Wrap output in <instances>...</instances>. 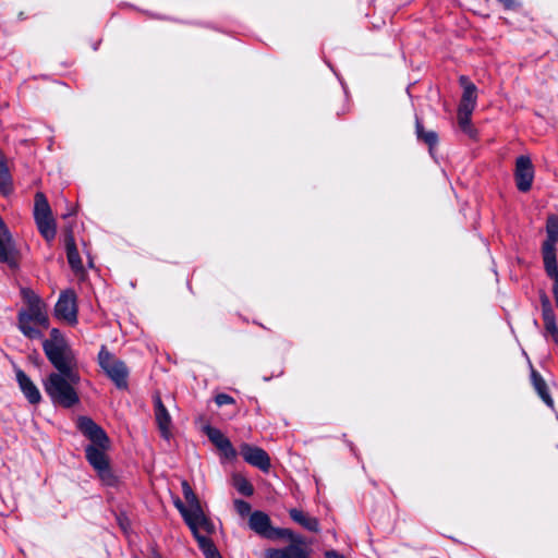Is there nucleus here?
I'll list each match as a JSON object with an SVG mask.
<instances>
[{
  "label": "nucleus",
  "mask_w": 558,
  "mask_h": 558,
  "mask_svg": "<svg viewBox=\"0 0 558 558\" xmlns=\"http://www.w3.org/2000/svg\"><path fill=\"white\" fill-rule=\"evenodd\" d=\"M234 508L236 510V512L241 515V517H245L247 514L251 515V505L245 501V500H242V499H235L234 500Z\"/></svg>",
  "instance_id": "72a5a7b5"
},
{
  "label": "nucleus",
  "mask_w": 558,
  "mask_h": 558,
  "mask_svg": "<svg viewBox=\"0 0 558 558\" xmlns=\"http://www.w3.org/2000/svg\"><path fill=\"white\" fill-rule=\"evenodd\" d=\"M460 83L463 86V94L458 110L473 112L477 99L476 86L473 83H471L465 76L460 77Z\"/></svg>",
  "instance_id": "2eb2a0df"
},
{
  "label": "nucleus",
  "mask_w": 558,
  "mask_h": 558,
  "mask_svg": "<svg viewBox=\"0 0 558 558\" xmlns=\"http://www.w3.org/2000/svg\"><path fill=\"white\" fill-rule=\"evenodd\" d=\"M98 363L106 375L116 384L119 389L128 387L129 371L123 361L114 357L106 347L98 353Z\"/></svg>",
  "instance_id": "39448f33"
},
{
  "label": "nucleus",
  "mask_w": 558,
  "mask_h": 558,
  "mask_svg": "<svg viewBox=\"0 0 558 558\" xmlns=\"http://www.w3.org/2000/svg\"><path fill=\"white\" fill-rule=\"evenodd\" d=\"M558 243V216L549 215L546 221V240L542 244V256L545 264L557 262L556 245Z\"/></svg>",
  "instance_id": "0eeeda50"
},
{
  "label": "nucleus",
  "mask_w": 558,
  "mask_h": 558,
  "mask_svg": "<svg viewBox=\"0 0 558 558\" xmlns=\"http://www.w3.org/2000/svg\"><path fill=\"white\" fill-rule=\"evenodd\" d=\"M272 531H274L272 538H288L292 543L296 542L300 538V537H296L293 534V532L291 530H289V529H277V527H274Z\"/></svg>",
  "instance_id": "2f4dec72"
},
{
  "label": "nucleus",
  "mask_w": 558,
  "mask_h": 558,
  "mask_svg": "<svg viewBox=\"0 0 558 558\" xmlns=\"http://www.w3.org/2000/svg\"><path fill=\"white\" fill-rule=\"evenodd\" d=\"M13 191L12 177L7 160L0 150V194L8 196Z\"/></svg>",
  "instance_id": "a211bd4d"
},
{
  "label": "nucleus",
  "mask_w": 558,
  "mask_h": 558,
  "mask_svg": "<svg viewBox=\"0 0 558 558\" xmlns=\"http://www.w3.org/2000/svg\"><path fill=\"white\" fill-rule=\"evenodd\" d=\"M265 558H288L284 549H268L266 550Z\"/></svg>",
  "instance_id": "c9c22d12"
},
{
  "label": "nucleus",
  "mask_w": 558,
  "mask_h": 558,
  "mask_svg": "<svg viewBox=\"0 0 558 558\" xmlns=\"http://www.w3.org/2000/svg\"><path fill=\"white\" fill-rule=\"evenodd\" d=\"M51 209L49 203L43 193H37L35 196L34 218L46 219L51 218Z\"/></svg>",
  "instance_id": "4be33fe9"
},
{
  "label": "nucleus",
  "mask_w": 558,
  "mask_h": 558,
  "mask_svg": "<svg viewBox=\"0 0 558 558\" xmlns=\"http://www.w3.org/2000/svg\"><path fill=\"white\" fill-rule=\"evenodd\" d=\"M209 440L229 459H235L236 450L232 446L231 441L218 429L211 426H205L204 428Z\"/></svg>",
  "instance_id": "f8f14e48"
},
{
  "label": "nucleus",
  "mask_w": 558,
  "mask_h": 558,
  "mask_svg": "<svg viewBox=\"0 0 558 558\" xmlns=\"http://www.w3.org/2000/svg\"><path fill=\"white\" fill-rule=\"evenodd\" d=\"M531 380L534 389L536 390L539 398L544 401V403L554 409V400L549 395L547 385L541 374L534 368L531 369Z\"/></svg>",
  "instance_id": "f3484780"
},
{
  "label": "nucleus",
  "mask_w": 558,
  "mask_h": 558,
  "mask_svg": "<svg viewBox=\"0 0 558 558\" xmlns=\"http://www.w3.org/2000/svg\"><path fill=\"white\" fill-rule=\"evenodd\" d=\"M16 381L24 397L31 404H38L41 401L39 389L33 380L20 368L15 371Z\"/></svg>",
  "instance_id": "4468645a"
},
{
  "label": "nucleus",
  "mask_w": 558,
  "mask_h": 558,
  "mask_svg": "<svg viewBox=\"0 0 558 558\" xmlns=\"http://www.w3.org/2000/svg\"><path fill=\"white\" fill-rule=\"evenodd\" d=\"M240 453L248 464L258 468L263 472L269 471L270 458L264 449L248 444H242L240 446Z\"/></svg>",
  "instance_id": "1a4fd4ad"
},
{
  "label": "nucleus",
  "mask_w": 558,
  "mask_h": 558,
  "mask_svg": "<svg viewBox=\"0 0 558 558\" xmlns=\"http://www.w3.org/2000/svg\"><path fill=\"white\" fill-rule=\"evenodd\" d=\"M544 327L547 333L553 337V340L558 343V326L556 323V315H549L543 317Z\"/></svg>",
  "instance_id": "c756f323"
},
{
  "label": "nucleus",
  "mask_w": 558,
  "mask_h": 558,
  "mask_svg": "<svg viewBox=\"0 0 558 558\" xmlns=\"http://www.w3.org/2000/svg\"><path fill=\"white\" fill-rule=\"evenodd\" d=\"M416 134L420 140L425 142L429 147H433L438 142V136L434 131L425 132L422 123L416 119Z\"/></svg>",
  "instance_id": "a878e982"
},
{
  "label": "nucleus",
  "mask_w": 558,
  "mask_h": 558,
  "mask_svg": "<svg viewBox=\"0 0 558 558\" xmlns=\"http://www.w3.org/2000/svg\"><path fill=\"white\" fill-rule=\"evenodd\" d=\"M54 316L69 325L77 323L76 295L74 291H63L54 305Z\"/></svg>",
  "instance_id": "423d86ee"
},
{
  "label": "nucleus",
  "mask_w": 558,
  "mask_h": 558,
  "mask_svg": "<svg viewBox=\"0 0 558 558\" xmlns=\"http://www.w3.org/2000/svg\"><path fill=\"white\" fill-rule=\"evenodd\" d=\"M326 558H345L343 555H340L336 550H329L326 553Z\"/></svg>",
  "instance_id": "4c0bfd02"
},
{
  "label": "nucleus",
  "mask_w": 558,
  "mask_h": 558,
  "mask_svg": "<svg viewBox=\"0 0 558 558\" xmlns=\"http://www.w3.org/2000/svg\"><path fill=\"white\" fill-rule=\"evenodd\" d=\"M78 383V373L75 368H69L51 373L44 381V388L54 404L71 408L80 401L75 389Z\"/></svg>",
  "instance_id": "f03ea898"
},
{
  "label": "nucleus",
  "mask_w": 558,
  "mask_h": 558,
  "mask_svg": "<svg viewBox=\"0 0 558 558\" xmlns=\"http://www.w3.org/2000/svg\"><path fill=\"white\" fill-rule=\"evenodd\" d=\"M289 514L293 521L301 524L303 527L311 532H318L319 531V523L316 518H312L306 515L303 511L299 509H291L289 511Z\"/></svg>",
  "instance_id": "412c9836"
},
{
  "label": "nucleus",
  "mask_w": 558,
  "mask_h": 558,
  "mask_svg": "<svg viewBox=\"0 0 558 558\" xmlns=\"http://www.w3.org/2000/svg\"><path fill=\"white\" fill-rule=\"evenodd\" d=\"M215 402L218 407H222V405H226V404H232L234 403V399L227 395V393H218L216 397H215Z\"/></svg>",
  "instance_id": "f704fd0d"
},
{
  "label": "nucleus",
  "mask_w": 558,
  "mask_h": 558,
  "mask_svg": "<svg viewBox=\"0 0 558 558\" xmlns=\"http://www.w3.org/2000/svg\"><path fill=\"white\" fill-rule=\"evenodd\" d=\"M473 112H465L458 110V123L461 130L466 133L469 136L473 137L475 135V130L471 125V116Z\"/></svg>",
  "instance_id": "cd10ccee"
},
{
  "label": "nucleus",
  "mask_w": 558,
  "mask_h": 558,
  "mask_svg": "<svg viewBox=\"0 0 558 558\" xmlns=\"http://www.w3.org/2000/svg\"><path fill=\"white\" fill-rule=\"evenodd\" d=\"M22 296L27 306L45 304V302L31 289H23Z\"/></svg>",
  "instance_id": "7c9ffc66"
},
{
  "label": "nucleus",
  "mask_w": 558,
  "mask_h": 558,
  "mask_svg": "<svg viewBox=\"0 0 558 558\" xmlns=\"http://www.w3.org/2000/svg\"><path fill=\"white\" fill-rule=\"evenodd\" d=\"M541 306H542V317L555 314L551 302L546 293L541 294Z\"/></svg>",
  "instance_id": "473e14b6"
},
{
  "label": "nucleus",
  "mask_w": 558,
  "mask_h": 558,
  "mask_svg": "<svg viewBox=\"0 0 558 558\" xmlns=\"http://www.w3.org/2000/svg\"><path fill=\"white\" fill-rule=\"evenodd\" d=\"M154 408L156 422L161 432V435L165 438H168L170 435L171 416L162 403L159 395L154 396Z\"/></svg>",
  "instance_id": "dca6fc26"
},
{
  "label": "nucleus",
  "mask_w": 558,
  "mask_h": 558,
  "mask_svg": "<svg viewBox=\"0 0 558 558\" xmlns=\"http://www.w3.org/2000/svg\"><path fill=\"white\" fill-rule=\"evenodd\" d=\"M201 529L192 530L194 537L196 538L201 550L206 558H222L217 550L215 544L207 536L201 535Z\"/></svg>",
  "instance_id": "aec40b11"
},
{
  "label": "nucleus",
  "mask_w": 558,
  "mask_h": 558,
  "mask_svg": "<svg viewBox=\"0 0 558 558\" xmlns=\"http://www.w3.org/2000/svg\"><path fill=\"white\" fill-rule=\"evenodd\" d=\"M233 486L235 489L244 495V496H252L254 493L253 485L242 475H234L233 476Z\"/></svg>",
  "instance_id": "bb28decb"
},
{
  "label": "nucleus",
  "mask_w": 558,
  "mask_h": 558,
  "mask_svg": "<svg viewBox=\"0 0 558 558\" xmlns=\"http://www.w3.org/2000/svg\"><path fill=\"white\" fill-rule=\"evenodd\" d=\"M43 349L49 362L58 371L76 367L75 354L59 329H51L50 337L43 341Z\"/></svg>",
  "instance_id": "7ed1b4c3"
},
{
  "label": "nucleus",
  "mask_w": 558,
  "mask_h": 558,
  "mask_svg": "<svg viewBox=\"0 0 558 558\" xmlns=\"http://www.w3.org/2000/svg\"><path fill=\"white\" fill-rule=\"evenodd\" d=\"M514 178L520 192H527L534 180V167L529 156H519L515 160Z\"/></svg>",
  "instance_id": "6e6552de"
},
{
  "label": "nucleus",
  "mask_w": 558,
  "mask_h": 558,
  "mask_svg": "<svg viewBox=\"0 0 558 558\" xmlns=\"http://www.w3.org/2000/svg\"><path fill=\"white\" fill-rule=\"evenodd\" d=\"M248 526L259 536L272 539L274 527L267 513L260 510L253 511L248 519Z\"/></svg>",
  "instance_id": "ddd939ff"
},
{
  "label": "nucleus",
  "mask_w": 558,
  "mask_h": 558,
  "mask_svg": "<svg viewBox=\"0 0 558 558\" xmlns=\"http://www.w3.org/2000/svg\"><path fill=\"white\" fill-rule=\"evenodd\" d=\"M303 539L299 538L296 542H293L284 549L288 558H307L306 550L302 547Z\"/></svg>",
  "instance_id": "c85d7f7f"
},
{
  "label": "nucleus",
  "mask_w": 558,
  "mask_h": 558,
  "mask_svg": "<svg viewBox=\"0 0 558 558\" xmlns=\"http://www.w3.org/2000/svg\"><path fill=\"white\" fill-rule=\"evenodd\" d=\"M506 9H512L515 5V0H498Z\"/></svg>",
  "instance_id": "e433bc0d"
},
{
  "label": "nucleus",
  "mask_w": 558,
  "mask_h": 558,
  "mask_svg": "<svg viewBox=\"0 0 558 558\" xmlns=\"http://www.w3.org/2000/svg\"><path fill=\"white\" fill-rule=\"evenodd\" d=\"M81 433L90 440L85 448V456L89 464L97 471L101 481L107 485H113L116 480L109 466L107 450L110 441L105 430L92 418L82 416L77 421Z\"/></svg>",
  "instance_id": "f257e3e1"
},
{
  "label": "nucleus",
  "mask_w": 558,
  "mask_h": 558,
  "mask_svg": "<svg viewBox=\"0 0 558 558\" xmlns=\"http://www.w3.org/2000/svg\"><path fill=\"white\" fill-rule=\"evenodd\" d=\"M66 256L68 262L74 271H78L83 268L82 259L76 248L73 236L66 239Z\"/></svg>",
  "instance_id": "5701e85b"
},
{
  "label": "nucleus",
  "mask_w": 558,
  "mask_h": 558,
  "mask_svg": "<svg viewBox=\"0 0 558 558\" xmlns=\"http://www.w3.org/2000/svg\"><path fill=\"white\" fill-rule=\"evenodd\" d=\"M174 506L180 511L181 515L183 517L185 523L191 529V531L195 529H202L207 533L213 532L214 525L207 517H203V520L196 519V517H193L192 514L191 506H184V504L179 498L174 500Z\"/></svg>",
  "instance_id": "9b49d317"
},
{
  "label": "nucleus",
  "mask_w": 558,
  "mask_h": 558,
  "mask_svg": "<svg viewBox=\"0 0 558 558\" xmlns=\"http://www.w3.org/2000/svg\"><path fill=\"white\" fill-rule=\"evenodd\" d=\"M546 275L553 280V294L556 302V306L558 307V264L549 263L544 265Z\"/></svg>",
  "instance_id": "393cba45"
},
{
  "label": "nucleus",
  "mask_w": 558,
  "mask_h": 558,
  "mask_svg": "<svg viewBox=\"0 0 558 558\" xmlns=\"http://www.w3.org/2000/svg\"><path fill=\"white\" fill-rule=\"evenodd\" d=\"M182 492H183V496H184L187 505L191 506V508H192L193 517H196V519L203 520V517H206V515L202 509V506H201V502H199L197 496L195 495L192 487L189 485V483L186 481L182 482Z\"/></svg>",
  "instance_id": "6ab92c4d"
},
{
  "label": "nucleus",
  "mask_w": 558,
  "mask_h": 558,
  "mask_svg": "<svg viewBox=\"0 0 558 558\" xmlns=\"http://www.w3.org/2000/svg\"><path fill=\"white\" fill-rule=\"evenodd\" d=\"M37 228L40 232V234L48 241H52L57 233L56 222L54 219L46 218V219H37L35 220Z\"/></svg>",
  "instance_id": "b1692460"
},
{
  "label": "nucleus",
  "mask_w": 558,
  "mask_h": 558,
  "mask_svg": "<svg viewBox=\"0 0 558 558\" xmlns=\"http://www.w3.org/2000/svg\"><path fill=\"white\" fill-rule=\"evenodd\" d=\"M36 326L43 327L44 329L49 327L46 303L26 306V308L19 312L17 327L25 337L29 339H41L43 332Z\"/></svg>",
  "instance_id": "20e7f679"
},
{
  "label": "nucleus",
  "mask_w": 558,
  "mask_h": 558,
  "mask_svg": "<svg viewBox=\"0 0 558 558\" xmlns=\"http://www.w3.org/2000/svg\"><path fill=\"white\" fill-rule=\"evenodd\" d=\"M0 263H5L11 267L16 265L15 244L12 235L0 217Z\"/></svg>",
  "instance_id": "9d476101"
}]
</instances>
